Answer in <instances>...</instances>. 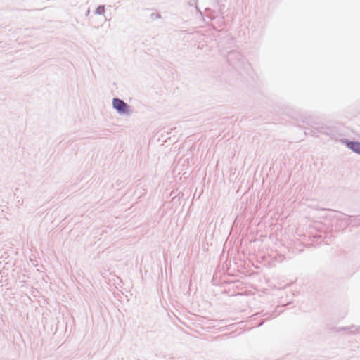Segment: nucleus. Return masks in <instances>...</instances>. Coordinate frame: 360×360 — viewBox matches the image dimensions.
<instances>
[{"mask_svg": "<svg viewBox=\"0 0 360 360\" xmlns=\"http://www.w3.org/2000/svg\"><path fill=\"white\" fill-rule=\"evenodd\" d=\"M347 146L353 151L360 154V143L359 142H349Z\"/></svg>", "mask_w": 360, "mask_h": 360, "instance_id": "f03ea898", "label": "nucleus"}, {"mask_svg": "<svg viewBox=\"0 0 360 360\" xmlns=\"http://www.w3.org/2000/svg\"><path fill=\"white\" fill-rule=\"evenodd\" d=\"M113 107L121 113H127L128 112V105L123 101L114 98L112 101Z\"/></svg>", "mask_w": 360, "mask_h": 360, "instance_id": "f257e3e1", "label": "nucleus"}, {"mask_svg": "<svg viewBox=\"0 0 360 360\" xmlns=\"http://www.w3.org/2000/svg\"><path fill=\"white\" fill-rule=\"evenodd\" d=\"M100 9H101V8H98V10H100ZM101 9H102L103 11H104V8L103 7H102Z\"/></svg>", "mask_w": 360, "mask_h": 360, "instance_id": "7ed1b4c3", "label": "nucleus"}]
</instances>
